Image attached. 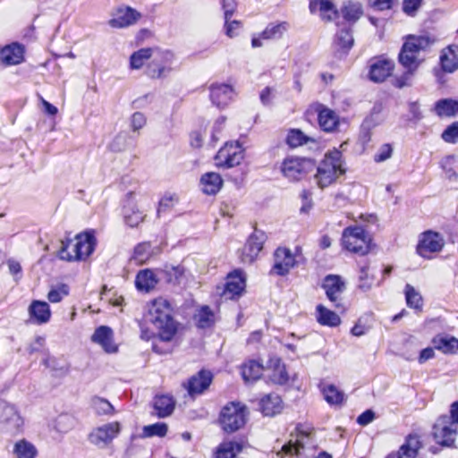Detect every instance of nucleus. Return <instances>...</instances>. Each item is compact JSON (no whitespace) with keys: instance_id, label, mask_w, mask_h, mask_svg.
I'll return each instance as SVG.
<instances>
[{"instance_id":"1","label":"nucleus","mask_w":458,"mask_h":458,"mask_svg":"<svg viewBox=\"0 0 458 458\" xmlns=\"http://www.w3.org/2000/svg\"><path fill=\"white\" fill-rule=\"evenodd\" d=\"M434 43L435 38L428 35H408L405 37L399 54V62L407 69V72L397 80L400 88L409 84L408 81L420 64L421 61L419 59L420 53L426 51Z\"/></svg>"},{"instance_id":"2","label":"nucleus","mask_w":458,"mask_h":458,"mask_svg":"<svg viewBox=\"0 0 458 458\" xmlns=\"http://www.w3.org/2000/svg\"><path fill=\"white\" fill-rule=\"evenodd\" d=\"M146 320L157 330L161 341H172L177 332V323L172 317V309L165 299L158 298L148 304Z\"/></svg>"},{"instance_id":"3","label":"nucleus","mask_w":458,"mask_h":458,"mask_svg":"<svg viewBox=\"0 0 458 458\" xmlns=\"http://www.w3.org/2000/svg\"><path fill=\"white\" fill-rule=\"evenodd\" d=\"M344 173L342 153L337 149H333L325 155L324 159L318 165L315 180L318 186L324 189L335 182Z\"/></svg>"},{"instance_id":"4","label":"nucleus","mask_w":458,"mask_h":458,"mask_svg":"<svg viewBox=\"0 0 458 458\" xmlns=\"http://www.w3.org/2000/svg\"><path fill=\"white\" fill-rule=\"evenodd\" d=\"M371 238L369 234L359 225L349 226L343 231L342 245L346 250L364 256L369 252Z\"/></svg>"},{"instance_id":"5","label":"nucleus","mask_w":458,"mask_h":458,"mask_svg":"<svg viewBox=\"0 0 458 458\" xmlns=\"http://www.w3.org/2000/svg\"><path fill=\"white\" fill-rule=\"evenodd\" d=\"M246 407L240 403H230L220 413L219 421L225 432H234L246 422Z\"/></svg>"},{"instance_id":"6","label":"nucleus","mask_w":458,"mask_h":458,"mask_svg":"<svg viewBox=\"0 0 458 458\" xmlns=\"http://www.w3.org/2000/svg\"><path fill=\"white\" fill-rule=\"evenodd\" d=\"M120 432L121 424L118 421H113L93 428L88 439L97 447L105 448L118 437Z\"/></svg>"},{"instance_id":"7","label":"nucleus","mask_w":458,"mask_h":458,"mask_svg":"<svg viewBox=\"0 0 458 458\" xmlns=\"http://www.w3.org/2000/svg\"><path fill=\"white\" fill-rule=\"evenodd\" d=\"M244 157L242 147L235 143H225L215 157L216 165L219 167L231 168L241 164Z\"/></svg>"},{"instance_id":"8","label":"nucleus","mask_w":458,"mask_h":458,"mask_svg":"<svg viewBox=\"0 0 458 458\" xmlns=\"http://www.w3.org/2000/svg\"><path fill=\"white\" fill-rule=\"evenodd\" d=\"M457 427L451 422L449 416L444 415L437 419L433 428L436 442L441 445L451 446L456 438Z\"/></svg>"},{"instance_id":"9","label":"nucleus","mask_w":458,"mask_h":458,"mask_svg":"<svg viewBox=\"0 0 458 458\" xmlns=\"http://www.w3.org/2000/svg\"><path fill=\"white\" fill-rule=\"evenodd\" d=\"M313 165L311 160L294 157H286L281 165V172L290 181H299Z\"/></svg>"},{"instance_id":"10","label":"nucleus","mask_w":458,"mask_h":458,"mask_svg":"<svg viewBox=\"0 0 458 458\" xmlns=\"http://www.w3.org/2000/svg\"><path fill=\"white\" fill-rule=\"evenodd\" d=\"M245 276L241 270L230 273L226 277L225 285L217 287V293L225 300H233L240 297L245 289Z\"/></svg>"},{"instance_id":"11","label":"nucleus","mask_w":458,"mask_h":458,"mask_svg":"<svg viewBox=\"0 0 458 458\" xmlns=\"http://www.w3.org/2000/svg\"><path fill=\"white\" fill-rule=\"evenodd\" d=\"M24 420L18 409L12 404L0 403V428L16 433L23 427Z\"/></svg>"},{"instance_id":"12","label":"nucleus","mask_w":458,"mask_h":458,"mask_svg":"<svg viewBox=\"0 0 458 458\" xmlns=\"http://www.w3.org/2000/svg\"><path fill=\"white\" fill-rule=\"evenodd\" d=\"M445 245L443 237L432 231L423 233L417 245V253L422 258L429 259L431 253L439 252Z\"/></svg>"},{"instance_id":"13","label":"nucleus","mask_w":458,"mask_h":458,"mask_svg":"<svg viewBox=\"0 0 458 458\" xmlns=\"http://www.w3.org/2000/svg\"><path fill=\"white\" fill-rule=\"evenodd\" d=\"M76 244L72 245L73 256L65 257L66 261H78L88 258L94 250L96 240L90 233L78 234L75 237Z\"/></svg>"},{"instance_id":"14","label":"nucleus","mask_w":458,"mask_h":458,"mask_svg":"<svg viewBox=\"0 0 458 458\" xmlns=\"http://www.w3.org/2000/svg\"><path fill=\"white\" fill-rule=\"evenodd\" d=\"M266 241V234L262 231L255 230L249 237L247 242L242 250L241 260L246 264H251L263 249Z\"/></svg>"},{"instance_id":"15","label":"nucleus","mask_w":458,"mask_h":458,"mask_svg":"<svg viewBox=\"0 0 458 458\" xmlns=\"http://www.w3.org/2000/svg\"><path fill=\"white\" fill-rule=\"evenodd\" d=\"M421 447L420 437L418 434H409L398 451L388 454L386 458H416Z\"/></svg>"},{"instance_id":"16","label":"nucleus","mask_w":458,"mask_h":458,"mask_svg":"<svg viewBox=\"0 0 458 458\" xmlns=\"http://www.w3.org/2000/svg\"><path fill=\"white\" fill-rule=\"evenodd\" d=\"M275 264L271 272L284 276L289 273L290 269L295 265V258L292 251L287 248H278L275 252Z\"/></svg>"},{"instance_id":"17","label":"nucleus","mask_w":458,"mask_h":458,"mask_svg":"<svg viewBox=\"0 0 458 458\" xmlns=\"http://www.w3.org/2000/svg\"><path fill=\"white\" fill-rule=\"evenodd\" d=\"M322 286L330 301L335 303V307H340L341 295L345 290V284L342 278L339 276L329 275L325 277Z\"/></svg>"},{"instance_id":"18","label":"nucleus","mask_w":458,"mask_h":458,"mask_svg":"<svg viewBox=\"0 0 458 458\" xmlns=\"http://www.w3.org/2000/svg\"><path fill=\"white\" fill-rule=\"evenodd\" d=\"M28 315L32 324L44 325L50 321L52 312L47 302L34 300L28 307Z\"/></svg>"},{"instance_id":"19","label":"nucleus","mask_w":458,"mask_h":458,"mask_svg":"<svg viewBox=\"0 0 458 458\" xmlns=\"http://www.w3.org/2000/svg\"><path fill=\"white\" fill-rule=\"evenodd\" d=\"M140 18L141 14L135 9L129 6L121 7L109 21V24L113 28H126L135 24Z\"/></svg>"},{"instance_id":"20","label":"nucleus","mask_w":458,"mask_h":458,"mask_svg":"<svg viewBox=\"0 0 458 458\" xmlns=\"http://www.w3.org/2000/svg\"><path fill=\"white\" fill-rule=\"evenodd\" d=\"M91 341L99 344L106 352L114 353L118 347L114 342L113 330L106 326L98 327L91 336Z\"/></svg>"},{"instance_id":"21","label":"nucleus","mask_w":458,"mask_h":458,"mask_svg":"<svg viewBox=\"0 0 458 458\" xmlns=\"http://www.w3.org/2000/svg\"><path fill=\"white\" fill-rule=\"evenodd\" d=\"M309 7L311 13H318L324 21H330L338 17L333 0H310Z\"/></svg>"},{"instance_id":"22","label":"nucleus","mask_w":458,"mask_h":458,"mask_svg":"<svg viewBox=\"0 0 458 458\" xmlns=\"http://www.w3.org/2000/svg\"><path fill=\"white\" fill-rule=\"evenodd\" d=\"M0 60L5 66L16 65L24 60V48L21 45L13 43L0 51Z\"/></svg>"},{"instance_id":"23","label":"nucleus","mask_w":458,"mask_h":458,"mask_svg":"<svg viewBox=\"0 0 458 458\" xmlns=\"http://www.w3.org/2000/svg\"><path fill=\"white\" fill-rule=\"evenodd\" d=\"M394 67L392 60L378 59L370 65L369 79L375 82H382L391 75Z\"/></svg>"},{"instance_id":"24","label":"nucleus","mask_w":458,"mask_h":458,"mask_svg":"<svg viewBox=\"0 0 458 458\" xmlns=\"http://www.w3.org/2000/svg\"><path fill=\"white\" fill-rule=\"evenodd\" d=\"M212 375L209 371L201 370L197 375L191 377L185 386L190 395L199 394L203 393L210 385Z\"/></svg>"},{"instance_id":"25","label":"nucleus","mask_w":458,"mask_h":458,"mask_svg":"<svg viewBox=\"0 0 458 458\" xmlns=\"http://www.w3.org/2000/svg\"><path fill=\"white\" fill-rule=\"evenodd\" d=\"M233 90L227 84H213L210 88V98L214 105L223 108L227 106L233 98Z\"/></svg>"},{"instance_id":"26","label":"nucleus","mask_w":458,"mask_h":458,"mask_svg":"<svg viewBox=\"0 0 458 458\" xmlns=\"http://www.w3.org/2000/svg\"><path fill=\"white\" fill-rule=\"evenodd\" d=\"M440 63L446 72H454L458 69V46L452 45L442 51Z\"/></svg>"},{"instance_id":"27","label":"nucleus","mask_w":458,"mask_h":458,"mask_svg":"<svg viewBox=\"0 0 458 458\" xmlns=\"http://www.w3.org/2000/svg\"><path fill=\"white\" fill-rule=\"evenodd\" d=\"M320 127L327 132L334 131L339 124V117L335 111L323 106L318 112Z\"/></svg>"},{"instance_id":"28","label":"nucleus","mask_w":458,"mask_h":458,"mask_svg":"<svg viewBox=\"0 0 458 458\" xmlns=\"http://www.w3.org/2000/svg\"><path fill=\"white\" fill-rule=\"evenodd\" d=\"M260 410L265 416H274L282 410V400L279 395L269 394L259 403Z\"/></svg>"},{"instance_id":"29","label":"nucleus","mask_w":458,"mask_h":458,"mask_svg":"<svg viewBox=\"0 0 458 458\" xmlns=\"http://www.w3.org/2000/svg\"><path fill=\"white\" fill-rule=\"evenodd\" d=\"M153 406L157 411V415L159 418H165L173 413L175 406V401L170 395H157L154 399Z\"/></svg>"},{"instance_id":"30","label":"nucleus","mask_w":458,"mask_h":458,"mask_svg":"<svg viewBox=\"0 0 458 458\" xmlns=\"http://www.w3.org/2000/svg\"><path fill=\"white\" fill-rule=\"evenodd\" d=\"M268 369L271 370L269 375L270 380L278 385H283L288 381V374L284 363L278 358H272L269 360Z\"/></svg>"},{"instance_id":"31","label":"nucleus","mask_w":458,"mask_h":458,"mask_svg":"<svg viewBox=\"0 0 458 458\" xmlns=\"http://www.w3.org/2000/svg\"><path fill=\"white\" fill-rule=\"evenodd\" d=\"M221 176L214 172L207 173L200 179V185L204 193L208 195L216 194L222 187Z\"/></svg>"},{"instance_id":"32","label":"nucleus","mask_w":458,"mask_h":458,"mask_svg":"<svg viewBox=\"0 0 458 458\" xmlns=\"http://www.w3.org/2000/svg\"><path fill=\"white\" fill-rule=\"evenodd\" d=\"M341 13L346 21L355 22L363 14L362 4L357 1L347 0L343 3Z\"/></svg>"},{"instance_id":"33","label":"nucleus","mask_w":458,"mask_h":458,"mask_svg":"<svg viewBox=\"0 0 458 458\" xmlns=\"http://www.w3.org/2000/svg\"><path fill=\"white\" fill-rule=\"evenodd\" d=\"M288 30L289 23L286 21L271 22L261 32V37L265 40L280 39Z\"/></svg>"},{"instance_id":"34","label":"nucleus","mask_w":458,"mask_h":458,"mask_svg":"<svg viewBox=\"0 0 458 458\" xmlns=\"http://www.w3.org/2000/svg\"><path fill=\"white\" fill-rule=\"evenodd\" d=\"M317 320L322 326L330 327H337L341 324L340 317L334 311L328 310L323 305L317 306Z\"/></svg>"},{"instance_id":"35","label":"nucleus","mask_w":458,"mask_h":458,"mask_svg":"<svg viewBox=\"0 0 458 458\" xmlns=\"http://www.w3.org/2000/svg\"><path fill=\"white\" fill-rule=\"evenodd\" d=\"M435 112L440 117H453L458 114V101L445 98L435 104Z\"/></svg>"},{"instance_id":"36","label":"nucleus","mask_w":458,"mask_h":458,"mask_svg":"<svg viewBox=\"0 0 458 458\" xmlns=\"http://www.w3.org/2000/svg\"><path fill=\"white\" fill-rule=\"evenodd\" d=\"M158 279L150 269L141 270L136 276V286L139 290L148 292L157 284Z\"/></svg>"},{"instance_id":"37","label":"nucleus","mask_w":458,"mask_h":458,"mask_svg":"<svg viewBox=\"0 0 458 458\" xmlns=\"http://www.w3.org/2000/svg\"><path fill=\"white\" fill-rule=\"evenodd\" d=\"M309 438V434L301 431L295 437H292L289 442L282 447V452L285 454H301L304 449L305 439Z\"/></svg>"},{"instance_id":"38","label":"nucleus","mask_w":458,"mask_h":458,"mask_svg":"<svg viewBox=\"0 0 458 458\" xmlns=\"http://www.w3.org/2000/svg\"><path fill=\"white\" fill-rule=\"evenodd\" d=\"M263 370L264 368L261 364L255 360H250L242 366V376L245 382L250 383L259 379Z\"/></svg>"},{"instance_id":"39","label":"nucleus","mask_w":458,"mask_h":458,"mask_svg":"<svg viewBox=\"0 0 458 458\" xmlns=\"http://www.w3.org/2000/svg\"><path fill=\"white\" fill-rule=\"evenodd\" d=\"M145 216L144 210L137 205H129L124 208V221L131 227L138 226Z\"/></svg>"},{"instance_id":"40","label":"nucleus","mask_w":458,"mask_h":458,"mask_svg":"<svg viewBox=\"0 0 458 458\" xmlns=\"http://www.w3.org/2000/svg\"><path fill=\"white\" fill-rule=\"evenodd\" d=\"M242 451V445L237 442H224L216 448L215 458H234Z\"/></svg>"},{"instance_id":"41","label":"nucleus","mask_w":458,"mask_h":458,"mask_svg":"<svg viewBox=\"0 0 458 458\" xmlns=\"http://www.w3.org/2000/svg\"><path fill=\"white\" fill-rule=\"evenodd\" d=\"M337 51L345 54L353 45V38L350 30H341L337 32L335 39Z\"/></svg>"},{"instance_id":"42","label":"nucleus","mask_w":458,"mask_h":458,"mask_svg":"<svg viewBox=\"0 0 458 458\" xmlns=\"http://www.w3.org/2000/svg\"><path fill=\"white\" fill-rule=\"evenodd\" d=\"M13 453L17 458H35L38 454L36 447L25 439L14 445Z\"/></svg>"},{"instance_id":"43","label":"nucleus","mask_w":458,"mask_h":458,"mask_svg":"<svg viewBox=\"0 0 458 458\" xmlns=\"http://www.w3.org/2000/svg\"><path fill=\"white\" fill-rule=\"evenodd\" d=\"M434 344L444 353H455L458 351V339L454 337H437L434 339Z\"/></svg>"},{"instance_id":"44","label":"nucleus","mask_w":458,"mask_h":458,"mask_svg":"<svg viewBox=\"0 0 458 458\" xmlns=\"http://www.w3.org/2000/svg\"><path fill=\"white\" fill-rule=\"evenodd\" d=\"M153 55L152 48H141L134 52L130 58V65L131 69H140L145 62Z\"/></svg>"},{"instance_id":"45","label":"nucleus","mask_w":458,"mask_h":458,"mask_svg":"<svg viewBox=\"0 0 458 458\" xmlns=\"http://www.w3.org/2000/svg\"><path fill=\"white\" fill-rule=\"evenodd\" d=\"M322 391L324 397L328 403L335 405L343 403L344 400V394L338 390L335 386H326Z\"/></svg>"},{"instance_id":"46","label":"nucleus","mask_w":458,"mask_h":458,"mask_svg":"<svg viewBox=\"0 0 458 458\" xmlns=\"http://www.w3.org/2000/svg\"><path fill=\"white\" fill-rule=\"evenodd\" d=\"M91 404L98 415H112L115 412L114 406L106 399L95 396L91 400Z\"/></svg>"},{"instance_id":"47","label":"nucleus","mask_w":458,"mask_h":458,"mask_svg":"<svg viewBox=\"0 0 458 458\" xmlns=\"http://www.w3.org/2000/svg\"><path fill=\"white\" fill-rule=\"evenodd\" d=\"M167 425L164 422H157L151 425L144 426L142 428V436L144 437H163L167 433Z\"/></svg>"},{"instance_id":"48","label":"nucleus","mask_w":458,"mask_h":458,"mask_svg":"<svg viewBox=\"0 0 458 458\" xmlns=\"http://www.w3.org/2000/svg\"><path fill=\"white\" fill-rule=\"evenodd\" d=\"M310 140L313 141L312 139L304 135V133L298 129L291 130L286 138L287 144L292 148H297Z\"/></svg>"},{"instance_id":"49","label":"nucleus","mask_w":458,"mask_h":458,"mask_svg":"<svg viewBox=\"0 0 458 458\" xmlns=\"http://www.w3.org/2000/svg\"><path fill=\"white\" fill-rule=\"evenodd\" d=\"M405 297L407 305L411 308L420 310L422 306V297L413 286L406 284L405 286Z\"/></svg>"},{"instance_id":"50","label":"nucleus","mask_w":458,"mask_h":458,"mask_svg":"<svg viewBox=\"0 0 458 458\" xmlns=\"http://www.w3.org/2000/svg\"><path fill=\"white\" fill-rule=\"evenodd\" d=\"M69 294V287L64 284H61L55 287H53L48 294L47 300L52 303L60 302L64 297Z\"/></svg>"},{"instance_id":"51","label":"nucleus","mask_w":458,"mask_h":458,"mask_svg":"<svg viewBox=\"0 0 458 458\" xmlns=\"http://www.w3.org/2000/svg\"><path fill=\"white\" fill-rule=\"evenodd\" d=\"M150 255V244L148 242H142L135 247L132 259L136 263H144L148 259Z\"/></svg>"},{"instance_id":"52","label":"nucleus","mask_w":458,"mask_h":458,"mask_svg":"<svg viewBox=\"0 0 458 458\" xmlns=\"http://www.w3.org/2000/svg\"><path fill=\"white\" fill-rule=\"evenodd\" d=\"M153 49V60L154 63H157L161 65L167 66L172 64L174 60V54L169 50H161L158 48Z\"/></svg>"},{"instance_id":"53","label":"nucleus","mask_w":458,"mask_h":458,"mask_svg":"<svg viewBox=\"0 0 458 458\" xmlns=\"http://www.w3.org/2000/svg\"><path fill=\"white\" fill-rule=\"evenodd\" d=\"M199 327L205 328L209 327L214 321V314L208 307H202L197 314Z\"/></svg>"},{"instance_id":"54","label":"nucleus","mask_w":458,"mask_h":458,"mask_svg":"<svg viewBox=\"0 0 458 458\" xmlns=\"http://www.w3.org/2000/svg\"><path fill=\"white\" fill-rule=\"evenodd\" d=\"M170 68L165 65H161L157 63L151 62L148 67L147 73L150 78L159 79L165 77L169 72Z\"/></svg>"},{"instance_id":"55","label":"nucleus","mask_w":458,"mask_h":458,"mask_svg":"<svg viewBox=\"0 0 458 458\" xmlns=\"http://www.w3.org/2000/svg\"><path fill=\"white\" fill-rule=\"evenodd\" d=\"M369 316L360 318L355 325L351 329V334L354 336H362L364 335L371 327V326L368 323L367 319Z\"/></svg>"},{"instance_id":"56","label":"nucleus","mask_w":458,"mask_h":458,"mask_svg":"<svg viewBox=\"0 0 458 458\" xmlns=\"http://www.w3.org/2000/svg\"><path fill=\"white\" fill-rule=\"evenodd\" d=\"M231 17L232 16H225V28L226 36L232 38L238 35L242 23L236 20L231 21Z\"/></svg>"},{"instance_id":"57","label":"nucleus","mask_w":458,"mask_h":458,"mask_svg":"<svg viewBox=\"0 0 458 458\" xmlns=\"http://www.w3.org/2000/svg\"><path fill=\"white\" fill-rule=\"evenodd\" d=\"M442 139L448 143H455L458 140V122L453 123L443 131Z\"/></svg>"},{"instance_id":"58","label":"nucleus","mask_w":458,"mask_h":458,"mask_svg":"<svg viewBox=\"0 0 458 458\" xmlns=\"http://www.w3.org/2000/svg\"><path fill=\"white\" fill-rule=\"evenodd\" d=\"M393 154V148L390 144L382 145L374 156V161L377 163L384 162L389 159Z\"/></svg>"},{"instance_id":"59","label":"nucleus","mask_w":458,"mask_h":458,"mask_svg":"<svg viewBox=\"0 0 458 458\" xmlns=\"http://www.w3.org/2000/svg\"><path fill=\"white\" fill-rule=\"evenodd\" d=\"M76 244V241H75V238L73 240L72 239H68L66 241H62L61 242V249L59 250V253H58V256L61 259L63 260H65L66 261V256L69 257V256H73V254H75V252L72 251V248L71 247L72 245H75Z\"/></svg>"},{"instance_id":"60","label":"nucleus","mask_w":458,"mask_h":458,"mask_svg":"<svg viewBox=\"0 0 458 458\" xmlns=\"http://www.w3.org/2000/svg\"><path fill=\"white\" fill-rule=\"evenodd\" d=\"M359 279H360V284H359L360 289H361L364 292H367L371 288L373 280L369 278V273H368L367 267H363L360 268Z\"/></svg>"},{"instance_id":"61","label":"nucleus","mask_w":458,"mask_h":458,"mask_svg":"<svg viewBox=\"0 0 458 458\" xmlns=\"http://www.w3.org/2000/svg\"><path fill=\"white\" fill-rule=\"evenodd\" d=\"M146 124V117L140 112H136L131 115V127L133 131L142 129Z\"/></svg>"},{"instance_id":"62","label":"nucleus","mask_w":458,"mask_h":458,"mask_svg":"<svg viewBox=\"0 0 458 458\" xmlns=\"http://www.w3.org/2000/svg\"><path fill=\"white\" fill-rule=\"evenodd\" d=\"M73 426V420L71 417L67 415H61L59 416L57 422H56V428L61 432H66L70 428H72Z\"/></svg>"},{"instance_id":"63","label":"nucleus","mask_w":458,"mask_h":458,"mask_svg":"<svg viewBox=\"0 0 458 458\" xmlns=\"http://www.w3.org/2000/svg\"><path fill=\"white\" fill-rule=\"evenodd\" d=\"M127 136L125 134H118L111 143V148L114 151H122L126 148Z\"/></svg>"},{"instance_id":"64","label":"nucleus","mask_w":458,"mask_h":458,"mask_svg":"<svg viewBox=\"0 0 458 458\" xmlns=\"http://www.w3.org/2000/svg\"><path fill=\"white\" fill-rule=\"evenodd\" d=\"M395 0H368L369 4L379 11L389 10L392 8Z\"/></svg>"}]
</instances>
